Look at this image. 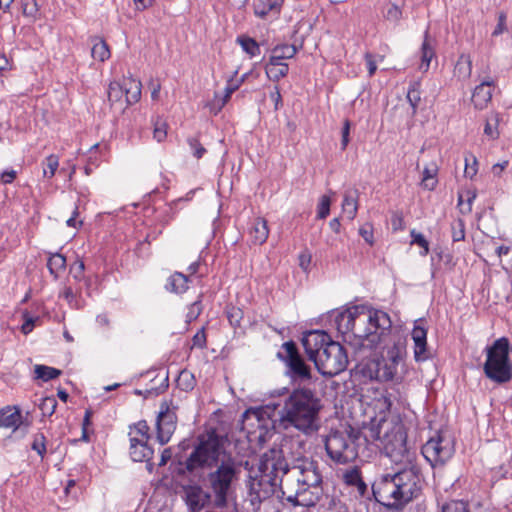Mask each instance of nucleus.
I'll return each instance as SVG.
<instances>
[{
  "mask_svg": "<svg viewBox=\"0 0 512 512\" xmlns=\"http://www.w3.org/2000/svg\"><path fill=\"white\" fill-rule=\"evenodd\" d=\"M236 42L241 46L243 51L249 55L250 58L260 54V46L255 39L249 36H238Z\"/></svg>",
  "mask_w": 512,
  "mask_h": 512,
  "instance_id": "nucleus-34",
  "label": "nucleus"
},
{
  "mask_svg": "<svg viewBox=\"0 0 512 512\" xmlns=\"http://www.w3.org/2000/svg\"><path fill=\"white\" fill-rule=\"evenodd\" d=\"M92 41L94 42L91 49L93 59L100 62L106 61L110 57V50L106 41L98 37H94Z\"/></svg>",
  "mask_w": 512,
  "mask_h": 512,
  "instance_id": "nucleus-32",
  "label": "nucleus"
},
{
  "mask_svg": "<svg viewBox=\"0 0 512 512\" xmlns=\"http://www.w3.org/2000/svg\"><path fill=\"white\" fill-rule=\"evenodd\" d=\"M391 225L393 231L403 230L405 228L403 215L399 212H396L391 217Z\"/></svg>",
  "mask_w": 512,
  "mask_h": 512,
  "instance_id": "nucleus-56",
  "label": "nucleus"
},
{
  "mask_svg": "<svg viewBox=\"0 0 512 512\" xmlns=\"http://www.w3.org/2000/svg\"><path fill=\"white\" fill-rule=\"evenodd\" d=\"M202 297L203 294H200L198 296V299L189 306L186 315V320H197L198 317L201 315L203 311V304L201 300Z\"/></svg>",
  "mask_w": 512,
  "mask_h": 512,
  "instance_id": "nucleus-46",
  "label": "nucleus"
},
{
  "mask_svg": "<svg viewBox=\"0 0 512 512\" xmlns=\"http://www.w3.org/2000/svg\"><path fill=\"white\" fill-rule=\"evenodd\" d=\"M240 84L235 83L234 80L231 78L226 87H225V94L222 99V106H224L230 99L231 95L239 88Z\"/></svg>",
  "mask_w": 512,
  "mask_h": 512,
  "instance_id": "nucleus-54",
  "label": "nucleus"
},
{
  "mask_svg": "<svg viewBox=\"0 0 512 512\" xmlns=\"http://www.w3.org/2000/svg\"><path fill=\"white\" fill-rule=\"evenodd\" d=\"M453 440L439 432L431 437L421 449V453L432 468L443 467L454 455Z\"/></svg>",
  "mask_w": 512,
  "mask_h": 512,
  "instance_id": "nucleus-11",
  "label": "nucleus"
},
{
  "mask_svg": "<svg viewBox=\"0 0 512 512\" xmlns=\"http://www.w3.org/2000/svg\"><path fill=\"white\" fill-rule=\"evenodd\" d=\"M493 87L494 80L491 77L483 79L480 84L475 87L472 94V103L476 109L482 110L487 107L492 98Z\"/></svg>",
  "mask_w": 512,
  "mask_h": 512,
  "instance_id": "nucleus-18",
  "label": "nucleus"
},
{
  "mask_svg": "<svg viewBox=\"0 0 512 512\" xmlns=\"http://www.w3.org/2000/svg\"><path fill=\"white\" fill-rule=\"evenodd\" d=\"M411 335L414 341L415 360L417 362L425 361L429 358L427 353V330L420 325H415Z\"/></svg>",
  "mask_w": 512,
  "mask_h": 512,
  "instance_id": "nucleus-19",
  "label": "nucleus"
},
{
  "mask_svg": "<svg viewBox=\"0 0 512 512\" xmlns=\"http://www.w3.org/2000/svg\"><path fill=\"white\" fill-rule=\"evenodd\" d=\"M343 213L353 220L358 211V190L347 191L342 202Z\"/></svg>",
  "mask_w": 512,
  "mask_h": 512,
  "instance_id": "nucleus-29",
  "label": "nucleus"
},
{
  "mask_svg": "<svg viewBox=\"0 0 512 512\" xmlns=\"http://www.w3.org/2000/svg\"><path fill=\"white\" fill-rule=\"evenodd\" d=\"M500 122V114L497 112L491 113L487 119L484 126V134L491 140H496L499 138L500 133L498 130Z\"/></svg>",
  "mask_w": 512,
  "mask_h": 512,
  "instance_id": "nucleus-33",
  "label": "nucleus"
},
{
  "mask_svg": "<svg viewBox=\"0 0 512 512\" xmlns=\"http://www.w3.org/2000/svg\"><path fill=\"white\" fill-rule=\"evenodd\" d=\"M360 236L365 240L369 245H373L374 243V234H373V226L369 223L361 226L359 229Z\"/></svg>",
  "mask_w": 512,
  "mask_h": 512,
  "instance_id": "nucleus-53",
  "label": "nucleus"
},
{
  "mask_svg": "<svg viewBox=\"0 0 512 512\" xmlns=\"http://www.w3.org/2000/svg\"><path fill=\"white\" fill-rule=\"evenodd\" d=\"M506 20H507L506 13L504 11L499 12L498 23L492 32V36L497 37V36L503 34L507 30Z\"/></svg>",
  "mask_w": 512,
  "mask_h": 512,
  "instance_id": "nucleus-52",
  "label": "nucleus"
},
{
  "mask_svg": "<svg viewBox=\"0 0 512 512\" xmlns=\"http://www.w3.org/2000/svg\"><path fill=\"white\" fill-rule=\"evenodd\" d=\"M484 373L490 380L502 384L512 378V366L509 360V341L502 337L487 348V359L484 363Z\"/></svg>",
  "mask_w": 512,
  "mask_h": 512,
  "instance_id": "nucleus-8",
  "label": "nucleus"
},
{
  "mask_svg": "<svg viewBox=\"0 0 512 512\" xmlns=\"http://www.w3.org/2000/svg\"><path fill=\"white\" fill-rule=\"evenodd\" d=\"M154 450L148 442L139 441L138 437H130V456L135 462H147V468L151 472L153 464L150 463Z\"/></svg>",
  "mask_w": 512,
  "mask_h": 512,
  "instance_id": "nucleus-17",
  "label": "nucleus"
},
{
  "mask_svg": "<svg viewBox=\"0 0 512 512\" xmlns=\"http://www.w3.org/2000/svg\"><path fill=\"white\" fill-rule=\"evenodd\" d=\"M64 299L68 302V304L75 309L81 308L80 300L77 298L76 294L72 290L71 287H66L62 293Z\"/></svg>",
  "mask_w": 512,
  "mask_h": 512,
  "instance_id": "nucleus-50",
  "label": "nucleus"
},
{
  "mask_svg": "<svg viewBox=\"0 0 512 512\" xmlns=\"http://www.w3.org/2000/svg\"><path fill=\"white\" fill-rule=\"evenodd\" d=\"M406 97L412 108V115H415L421 101L420 83L418 81L410 83Z\"/></svg>",
  "mask_w": 512,
  "mask_h": 512,
  "instance_id": "nucleus-36",
  "label": "nucleus"
},
{
  "mask_svg": "<svg viewBox=\"0 0 512 512\" xmlns=\"http://www.w3.org/2000/svg\"><path fill=\"white\" fill-rule=\"evenodd\" d=\"M250 241L254 245H262L269 235L267 221L264 218H255L249 229Z\"/></svg>",
  "mask_w": 512,
  "mask_h": 512,
  "instance_id": "nucleus-22",
  "label": "nucleus"
},
{
  "mask_svg": "<svg viewBox=\"0 0 512 512\" xmlns=\"http://www.w3.org/2000/svg\"><path fill=\"white\" fill-rule=\"evenodd\" d=\"M153 136L158 141H163L167 136V124L161 119H157L154 122Z\"/></svg>",
  "mask_w": 512,
  "mask_h": 512,
  "instance_id": "nucleus-49",
  "label": "nucleus"
},
{
  "mask_svg": "<svg viewBox=\"0 0 512 512\" xmlns=\"http://www.w3.org/2000/svg\"><path fill=\"white\" fill-rule=\"evenodd\" d=\"M470 157L473 162L472 165H469V163H468L469 159L467 157L465 158V176L472 179L477 173V168H476L477 159L473 155H470Z\"/></svg>",
  "mask_w": 512,
  "mask_h": 512,
  "instance_id": "nucleus-59",
  "label": "nucleus"
},
{
  "mask_svg": "<svg viewBox=\"0 0 512 512\" xmlns=\"http://www.w3.org/2000/svg\"><path fill=\"white\" fill-rule=\"evenodd\" d=\"M296 478V488L281 486V498L293 506H315L324 494L323 478L318 463L311 459H303L292 468Z\"/></svg>",
  "mask_w": 512,
  "mask_h": 512,
  "instance_id": "nucleus-4",
  "label": "nucleus"
},
{
  "mask_svg": "<svg viewBox=\"0 0 512 512\" xmlns=\"http://www.w3.org/2000/svg\"><path fill=\"white\" fill-rule=\"evenodd\" d=\"M348 365L346 349L331 339L328 345L322 349L315 367L323 376L333 377L343 372Z\"/></svg>",
  "mask_w": 512,
  "mask_h": 512,
  "instance_id": "nucleus-10",
  "label": "nucleus"
},
{
  "mask_svg": "<svg viewBox=\"0 0 512 512\" xmlns=\"http://www.w3.org/2000/svg\"><path fill=\"white\" fill-rule=\"evenodd\" d=\"M176 383L180 390L188 392L194 389L196 385V379L192 372L184 369L179 373Z\"/></svg>",
  "mask_w": 512,
  "mask_h": 512,
  "instance_id": "nucleus-35",
  "label": "nucleus"
},
{
  "mask_svg": "<svg viewBox=\"0 0 512 512\" xmlns=\"http://www.w3.org/2000/svg\"><path fill=\"white\" fill-rule=\"evenodd\" d=\"M57 407V401L54 397H45L41 399L39 409L43 416H51Z\"/></svg>",
  "mask_w": 512,
  "mask_h": 512,
  "instance_id": "nucleus-44",
  "label": "nucleus"
},
{
  "mask_svg": "<svg viewBox=\"0 0 512 512\" xmlns=\"http://www.w3.org/2000/svg\"><path fill=\"white\" fill-rule=\"evenodd\" d=\"M133 429L135 432V435L133 437H138L139 441L148 442V440L150 439V428L145 420H141L134 424Z\"/></svg>",
  "mask_w": 512,
  "mask_h": 512,
  "instance_id": "nucleus-40",
  "label": "nucleus"
},
{
  "mask_svg": "<svg viewBox=\"0 0 512 512\" xmlns=\"http://www.w3.org/2000/svg\"><path fill=\"white\" fill-rule=\"evenodd\" d=\"M365 61H366V64H367V68H368V73H369V76H373L377 70V65H376V61H375V57L372 53L370 52H367L365 53Z\"/></svg>",
  "mask_w": 512,
  "mask_h": 512,
  "instance_id": "nucleus-61",
  "label": "nucleus"
},
{
  "mask_svg": "<svg viewBox=\"0 0 512 512\" xmlns=\"http://www.w3.org/2000/svg\"><path fill=\"white\" fill-rule=\"evenodd\" d=\"M122 88H124L125 102L127 106L140 100L142 84L139 80L132 77L124 78L122 81Z\"/></svg>",
  "mask_w": 512,
  "mask_h": 512,
  "instance_id": "nucleus-26",
  "label": "nucleus"
},
{
  "mask_svg": "<svg viewBox=\"0 0 512 512\" xmlns=\"http://www.w3.org/2000/svg\"><path fill=\"white\" fill-rule=\"evenodd\" d=\"M368 440H378L392 461L403 466L394 473L379 475L372 484L375 500L388 510L401 511L422 491L423 475L416 463V451L407 443V432L401 421L382 419L368 429Z\"/></svg>",
  "mask_w": 512,
  "mask_h": 512,
  "instance_id": "nucleus-1",
  "label": "nucleus"
},
{
  "mask_svg": "<svg viewBox=\"0 0 512 512\" xmlns=\"http://www.w3.org/2000/svg\"><path fill=\"white\" fill-rule=\"evenodd\" d=\"M185 500L190 512H200L207 506L213 507L212 494L198 485L185 489Z\"/></svg>",
  "mask_w": 512,
  "mask_h": 512,
  "instance_id": "nucleus-16",
  "label": "nucleus"
},
{
  "mask_svg": "<svg viewBox=\"0 0 512 512\" xmlns=\"http://www.w3.org/2000/svg\"><path fill=\"white\" fill-rule=\"evenodd\" d=\"M193 346L198 348H204L206 346V334L205 328L202 327L198 332L193 336Z\"/></svg>",
  "mask_w": 512,
  "mask_h": 512,
  "instance_id": "nucleus-57",
  "label": "nucleus"
},
{
  "mask_svg": "<svg viewBox=\"0 0 512 512\" xmlns=\"http://www.w3.org/2000/svg\"><path fill=\"white\" fill-rule=\"evenodd\" d=\"M178 406L172 400H163L156 418V439L160 445L167 444L174 434L178 417Z\"/></svg>",
  "mask_w": 512,
  "mask_h": 512,
  "instance_id": "nucleus-14",
  "label": "nucleus"
},
{
  "mask_svg": "<svg viewBox=\"0 0 512 512\" xmlns=\"http://www.w3.org/2000/svg\"><path fill=\"white\" fill-rule=\"evenodd\" d=\"M297 52L298 48L295 45H277L272 49L269 61H271V64H280L285 59L293 58Z\"/></svg>",
  "mask_w": 512,
  "mask_h": 512,
  "instance_id": "nucleus-28",
  "label": "nucleus"
},
{
  "mask_svg": "<svg viewBox=\"0 0 512 512\" xmlns=\"http://www.w3.org/2000/svg\"><path fill=\"white\" fill-rule=\"evenodd\" d=\"M184 467L189 474L199 469H209L203 478V486L212 494L213 508L223 509L228 506L240 470L236 460L226 452L219 435L214 431L200 435Z\"/></svg>",
  "mask_w": 512,
  "mask_h": 512,
  "instance_id": "nucleus-2",
  "label": "nucleus"
},
{
  "mask_svg": "<svg viewBox=\"0 0 512 512\" xmlns=\"http://www.w3.org/2000/svg\"><path fill=\"white\" fill-rule=\"evenodd\" d=\"M172 458V449L165 448L161 453V458L159 462V466H164L167 462Z\"/></svg>",
  "mask_w": 512,
  "mask_h": 512,
  "instance_id": "nucleus-63",
  "label": "nucleus"
},
{
  "mask_svg": "<svg viewBox=\"0 0 512 512\" xmlns=\"http://www.w3.org/2000/svg\"><path fill=\"white\" fill-rule=\"evenodd\" d=\"M350 121L348 119L344 120L343 128H342V139H341V148L345 150L349 144V134H350Z\"/></svg>",
  "mask_w": 512,
  "mask_h": 512,
  "instance_id": "nucleus-58",
  "label": "nucleus"
},
{
  "mask_svg": "<svg viewBox=\"0 0 512 512\" xmlns=\"http://www.w3.org/2000/svg\"><path fill=\"white\" fill-rule=\"evenodd\" d=\"M452 239L454 242L462 241L465 238V224L462 219H457L451 224Z\"/></svg>",
  "mask_w": 512,
  "mask_h": 512,
  "instance_id": "nucleus-43",
  "label": "nucleus"
},
{
  "mask_svg": "<svg viewBox=\"0 0 512 512\" xmlns=\"http://www.w3.org/2000/svg\"><path fill=\"white\" fill-rule=\"evenodd\" d=\"M407 335L402 327L390 334L380 346L383 349L381 357L374 363L375 378L378 381H398L401 379L399 367L403 365L406 356Z\"/></svg>",
  "mask_w": 512,
  "mask_h": 512,
  "instance_id": "nucleus-5",
  "label": "nucleus"
},
{
  "mask_svg": "<svg viewBox=\"0 0 512 512\" xmlns=\"http://www.w3.org/2000/svg\"><path fill=\"white\" fill-rule=\"evenodd\" d=\"M322 400L315 390L302 387L294 389L277 410V418L273 419L274 429L287 430L290 427L305 435L318 431Z\"/></svg>",
  "mask_w": 512,
  "mask_h": 512,
  "instance_id": "nucleus-3",
  "label": "nucleus"
},
{
  "mask_svg": "<svg viewBox=\"0 0 512 512\" xmlns=\"http://www.w3.org/2000/svg\"><path fill=\"white\" fill-rule=\"evenodd\" d=\"M289 66L287 63L280 62V64H271V61L265 64V73L268 79L272 81H279L281 78L288 74Z\"/></svg>",
  "mask_w": 512,
  "mask_h": 512,
  "instance_id": "nucleus-31",
  "label": "nucleus"
},
{
  "mask_svg": "<svg viewBox=\"0 0 512 512\" xmlns=\"http://www.w3.org/2000/svg\"><path fill=\"white\" fill-rule=\"evenodd\" d=\"M191 281L189 276L176 271L168 277L165 290L174 294H183L188 290Z\"/></svg>",
  "mask_w": 512,
  "mask_h": 512,
  "instance_id": "nucleus-23",
  "label": "nucleus"
},
{
  "mask_svg": "<svg viewBox=\"0 0 512 512\" xmlns=\"http://www.w3.org/2000/svg\"><path fill=\"white\" fill-rule=\"evenodd\" d=\"M43 166V176L45 178L51 179L59 166V157L57 155L51 154L45 158L42 163Z\"/></svg>",
  "mask_w": 512,
  "mask_h": 512,
  "instance_id": "nucleus-38",
  "label": "nucleus"
},
{
  "mask_svg": "<svg viewBox=\"0 0 512 512\" xmlns=\"http://www.w3.org/2000/svg\"><path fill=\"white\" fill-rule=\"evenodd\" d=\"M36 378L41 379L45 382L57 378L61 375V370L45 366V365H36L34 368Z\"/></svg>",
  "mask_w": 512,
  "mask_h": 512,
  "instance_id": "nucleus-37",
  "label": "nucleus"
},
{
  "mask_svg": "<svg viewBox=\"0 0 512 512\" xmlns=\"http://www.w3.org/2000/svg\"><path fill=\"white\" fill-rule=\"evenodd\" d=\"M412 241L411 244L420 246L423 251L420 252L422 256H426L429 253V242L426 240L423 234L416 232L415 229L410 232Z\"/></svg>",
  "mask_w": 512,
  "mask_h": 512,
  "instance_id": "nucleus-41",
  "label": "nucleus"
},
{
  "mask_svg": "<svg viewBox=\"0 0 512 512\" xmlns=\"http://www.w3.org/2000/svg\"><path fill=\"white\" fill-rule=\"evenodd\" d=\"M284 353L279 352L278 357L285 362L287 374L295 381L304 383L311 379V368L305 363V360L298 351L293 341L283 343Z\"/></svg>",
  "mask_w": 512,
  "mask_h": 512,
  "instance_id": "nucleus-12",
  "label": "nucleus"
},
{
  "mask_svg": "<svg viewBox=\"0 0 512 512\" xmlns=\"http://www.w3.org/2000/svg\"><path fill=\"white\" fill-rule=\"evenodd\" d=\"M331 200L327 195H323L320 198V202L317 208V218L325 219L330 213Z\"/></svg>",
  "mask_w": 512,
  "mask_h": 512,
  "instance_id": "nucleus-48",
  "label": "nucleus"
},
{
  "mask_svg": "<svg viewBox=\"0 0 512 512\" xmlns=\"http://www.w3.org/2000/svg\"><path fill=\"white\" fill-rule=\"evenodd\" d=\"M258 470L260 473L259 484L265 482L271 487H276L278 484L280 487L286 486L282 477L290 470L282 449L273 447L266 451L260 458Z\"/></svg>",
  "mask_w": 512,
  "mask_h": 512,
  "instance_id": "nucleus-9",
  "label": "nucleus"
},
{
  "mask_svg": "<svg viewBox=\"0 0 512 512\" xmlns=\"http://www.w3.org/2000/svg\"><path fill=\"white\" fill-rule=\"evenodd\" d=\"M108 100L111 105H114L120 102L125 96L124 88H122V83L119 82H111L108 88Z\"/></svg>",
  "mask_w": 512,
  "mask_h": 512,
  "instance_id": "nucleus-39",
  "label": "nucleus"
},
{
  "mask_svg": "<svg viewBox=\"0 0 512 512\" xmlns=\"http://www.w3.org/2000/svg\"><path fill=\"white\" fill-rule=\"evenodd\" d=\"M283 0H255L254 13L260 18H266L269 15L277 16L280 14Z\"/></svg>",
  "mask_w": 512,
  "mask_h": 512,
  "instance_id": "nucleus-24",
  "label": "nucleus"
},
{
  "mask_svg": "<svg viewBox=\"0 0 512 512\" xmlns=\"http://www.w3.org/2000/svg\"><path fill=\"white\" fill-rule=\"evenodd\" d=\"M337 329L343 334L345 341L365 348H376L387 340L390 334L401 328L393 322H334Z\"/></svg>",
  "mask_w": 512,
  "mask_h": 512,
  "instance_id": "nucleus-6",
  "label": "nucleus"
},
{
  "mask_svg": "<svg viewBox=\"0 0 512 512\" xmlns=\"http://www.w3.org/2000/svg\"><path fill=\"white\" fill-rule=\"evenodd\" d=\"M435 57L434 40L427 29L424 33V39L420 48V65L419 69L423 72L428 71L432 59Z\"/></svg>",
  "mask_w": 512,
  "mask_h": 512,
  "instance_id": "nucleus-21",
  "label": "nucleus"
},
{
  "mask_svg": "<svg viewBox=\"0 0 512 512\" xmlns=\"http://www.w3.org/2000/svg\"><path fill=\"white\" fill-rule=\"evenodd\" d=\"M22 423L19 408L7 406L0 410V427L17 429Z\"/></svg>",
  "mask_w": 512,
  "mask_h": 512,
  "instance_id": "nucleus-25",
  "label": "nucleus"
},
{
  "mask_svg": "<svg viewBox=\"0 0 512 512\" xmlns=\"http://www.w3.org/2000/svg\"><path fill=\"white\" fill-rule=\"evenodd\" d=\"M38 11L39 7L36 0H22V13L25 17L35 20L37 18Z\"/></svg>",
  "mask_w": 512,
  "mask_h": 512,
  "instance_id": "nucleus-42",
  "label": "nucleus"
},
{
  "mask_svg": "<svg viewBox=\"0 0 512 512\" xmlns=\"http://www.w3.org/2000/svg\"><path fill=\"white\" fill-rule=\"evenodd\" d=\"M47 267L54 278H58L66 269V257L60 253L51 254L47 261Z\"/></svg>",
  "mask_w": 512,
  "mask_h": 512,
  "instance_id": "nucleus-30",
  "label": "nucleus"
},
{
  "mask_svg": "<svg viewBox=\"0 0 512 512\" xmlns=\"http://www.w3.org/2000/svg\"><path fill=\"white\" fill-rule=\"evenodd\" d=\"M84 270L85 264L83 261H76L71 267V273L76 280H81L83 278Z\"/></svg>",
  "mask_w": 512,
  "mask_h": 512,
  "instance_id": "nucleus-60",
  "label": "nucleus"
},
{
  "mask_svg": "<svg viewBox=\"0 0 512 512\" xmlns=\"http://www.w3.org/2000/svg\"><path fill=\"white\" fill-rule=\"evenodd\" d=\"M384 17L391 22H399L402 18V10L396 4H389L384 12Z\"/></svg>",
  "mask_w": 512,
  "mask_h": 512,
  "instance_id": "nucleus-47",
  "label": "nucleus"
},
{
  "mask_svg": "<svg viewBox=\"0 0 512 512\" xmlns=\"http://www.w3.org/2000/svg\"><path fill=\"white\" fill-rule=\"evenodd\" d=\"M367 441V434L352 427L347 431L332 430L325 438V450L333 462L346 464L358 457L359 447Z\"/></svg>",
  "mask_w": 512,
  "mask_h": 512,
  "instance_id": "nucleus-7",
  "label": "nucleus"
},
{
  "mask_svg": "<svg viewBox=\"0 0 512 512\" xmlns=\"http://www.w3.org/2000/svg\"><path fill=\"white\" fill-rule=\"evenodd\" d=\"M15 178H16V171H14V170L4 171L1 174V180L5 184L11 183Z\"/></svg>",
  "mask_w": 512,
  "mask_h": 512,
  "instance_id": "nucleus-64",
  "label": "nucleus"
},
{
  "mask_svg": "<svg viewBox=\"0 0 512 512\" xmlns=\"http://www.w3.org/2000/svg\"><path fill=\"white\" fill-rule=\"evenodd\" d=\"M188 144L192 150L194 157H196L197 159L202 158V156L206 153V149L199 142V140L197 138H195V137L189 138Z\"/></svg>",
  "mask_w": 512,
  "mask_h": 512,
  "instance_id": "nucleus-51",
  "label": "nucleus"
},
{
  "mask_svg": "<svg viewBox=\"0 0 512 512\" xmlns=\"http://www.w3.org/2000/svg\"><path fill=\"white\" fill-rule=\"evenodd\" d=\"M343 481L347 486L353 487L360 497H364L368 492V486L363 481L361 471L357 467L346 470L343 474Z\"/></svg>",
  "mask_w": 512,
  "mask_h": 512,
  "instance_id": "nucleus-20",
  "label": "nucleus"
},
{
  "mask_svg": "<svg viewBox=\"0 0 512 512\" xmlns=\"http://www.w3.org/2000/svg\"><path fill=\"white\" fill-rule=\"evenodd\" d=\"M31 448L37 452V454L44 458L46 454V437L43 433H37L34 435Z\"/></svg>",
  "mask_w": 512,
  "mask_h": 512,
  "instance_id": "nucleus-45",
  "label": "nucleus"
},
{
  "mask_svg": "<svg viewBox=\"0 0 512 512\" xmlns=\"http://www.w3.org/2000/svg\"><path fill=\"white\" fill-rule=\"evenodd\" d=\"M270 98L275 104V110H278L282 106V96L278 86H274V90L270 93Z\"/></svg>",
  "mask_w": 512,
  "mask_h": 512,
  "instance_id": "nucleus-62",
  "label": "nucleus"
},
{
  "mask_svg": "<svg viewBox=\"0 0 512 512\" xmlns=\"http://www.w3.org/2000/svg\"><path fill=\"white\" fill-rule=\"evenodd\" d=\"M454 76L460 81H466L472 74V60L467 54H461L454 66Z\"/></svg>",
  "mask_w": 512,
  "mask_h": 512,
  "instance_id": "nucleus-27",
  "label": "nucleus"
},
{
  "mask_svg": "<svg viewBox=\"0 0 512 512\" xmlns=\"http://www.w3.org/2000/svg\"><path fill=\"white\" fill-rule=\"evenodd\" d=\"M422 184L425 188L429 190H433L436 185V181L434 180L433 174L427 168H425L423 171Z\"/></svg>",
  "mask_w": 512,
  "mask_h": 512,
  "instance_id": "nucleus-55",
  "label": "nucleus"
},
{
  "mask_svg": "<svg viewBox=\"0 0 512 512\" xmlns=\"http://www.w3.org/2000/svg\"><path fill=\"white\" fill-rule=\"evenodd\" d=\"M367 316V320H390L388 313L375 309L368 304L345 305L322 314L318 320H356Z\"/></svg>",
  "mask_w": 512,
  "mask_h": 512,
  "instance_id": "nucleus-13",
  "label": "nucleus"
},
{
  "mask_svg": "<svg viewBox=\"0 0 512 512\" xmlns=\"http://www.w3.org/2000/svg\"><path fill=\"white\" fill-rule=\"evenodd\" d=\"M331 339L330 335L324 331L311 330L305 332L302 336L301 343L308 359L315 364L322 349L328 345Z\"/></svg>",
  "mask_w": 512,
  "mask_h": 512,
  "instance_id": "nucleus-15",
  "label": "nucleus"
}]
</instances>
